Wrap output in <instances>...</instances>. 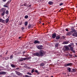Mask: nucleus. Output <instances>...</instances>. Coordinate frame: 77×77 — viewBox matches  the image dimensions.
<instances>
[{
	"label": "nucleus",
	"mask_w": 77,
	"mask_h": 77,
	"mask_svg": "<svg viewBox=\"0 0 77 77\" xmlns=\"http://www.w3.org/2000/svg\"><path fill=\"white\" fill-rule=\"evenodd\" d=\"M3 12H5L6 11V9H5L4 8L3 9Z\"/></svg>",
	"instance_id": "nucleus-22"
},
{
	"label": "nucleus",
	"mask_w": 77,
	"mask_h": 77,
	"mask_svg": "<svg viewBox=\"0 0 77 77\" xmlns=\"http://www.w3.org/2000/svg\"><path fill=\"white\" fill-rule=\"evenodd\" d=\"M7 53H8V51H7V52H6L5 53V54H7Z\"/></svg>",
	"instance_id": "nucleus-56"
},
{
	"label": "nucleus",
	"mask_w": 77,
	"mask_h": 77,
	"mask_svg": "<svg viewBox=\"0 0 77 77\" xmlns=\"http://www.w3.org/2000/svg\"><path fill=\"white\" fill-rule=\"evenodd\" d=\"M9 59V57H6L5 58V60H7Z\"/></svg>",
	"instance_id": "nucleus-36"
},
{
	"label": "nucleus",
	"mask_w": 77,
	"mask_h": 77,
	"mask_svg": "<svg viewBox=\"0 0 77 77\" xmlns=\"http://www.w3.org/2000/svg\"><path fill=\"white\" fill-rule=\"evenodd\" d=\"M63 39H65V38L64 36H63Z\"/></svg>",
	"instance_id": "nucleus-51"
},
{
	"label": "nucleus",
	"mask_w": 77,
	"mask_h": 77,
	"mask_svg": "<svg viewBox=\"0 0 77 77\" xmlns=\"http://www.w3.org/2000/svg\"><path fill=\"white\" fill-rule=\"evenodd\" d=\"M35 72L36 73H37L38 74H39V73L38 72V71L37 70H35Z\"/></svg>",
	"instance_id": "nucleus-23"
},
{
	"label": "nucleus",
	"mask_w": 77,
	"mask_h": 77,
	"mask_svg": "<svg viewBox=\"0 0 77 77\" xmlns=\"http://www.w3.org/2000/svg\"><path fill=\"white\" fill-rule=\"evenodd\" d=\"M75 57H77V55H75V56H74Z\"/></svg>",
	"instance_id": "nucleus-55"
},
{
	"label": "nucleus",
	"mask_w": 77,
	"mask_h": 77,
	"mask_svg": "<svg viewBox=\"0 0 77 77\" xmlns=\"http://www.w3.org/2000/svg\"><path fill=\"white\" fill-rule=\"evenodd\" d=\"M51 77H53V76H52Z\"/></svg>",
	"instance_id": "nucleus-61"
},
{
	"label": "nucleus",
	"mask_w": 77,
	"mask_h": 77,
	"mask_svg": "<svg viewBox=\"0 0 77 77\" xmlns=\"http://www.w3.org/2000/svg\"><path fill=\"white\" fill-rule=\"evenodd\" d=\"M64 48H63V50L65 51H68L69 50V48L67 46H64Z\"/></svg>",
	"instance_id": "nucleus-3"
},
{
	"label": "nucleus",
	"mask_w": 77,
	"mask_h": 77,
	"mask_svg": "<svg viewBox=\"0 0 77 77\" xmlns=\"http://www.w3.org/2000/svg\"><path fill=\"white\" fill-rule=\"evenodd\" d=\"M3 7L5 8H8V6L6 5H4Z\"/></svg>",
	"instance_id": "nucleus-29"
},
{
	"label": "nucleus",
	"mask_w": 77,
	"mask_h": 77,
	"mask_svg": "<svg viewBox=\"0 0 77 77\" xmlns=\"http://www.w3.org/2000/svg\"><path fill=\"white\" fill-rule=\"evenodd\" d=\"M67 71H69V72H71V68L70 67H68L67 69Z\"/></svg>",
	"instance_id": "nucleus-12"
},
{
	"label": "nucleus",
	"mask_w": 77,
	"mask_h": 77,
	"mask_svg": "<svg viewBox=\"0 0 77 77\" xmlns=\"http://www.w3.org/2000/svg\"><path fill=\"white\" fill-rule=\"evenodd\" d=\"M11 2V0H10L8 1V3H10Z\"/></svg>",
	"instance_id": "nucleus-48"
},
{
	"label": "nucleus",
	"mask_w": 77,
	"mask_h": 77,
	"mask_svg": "<svg viewBox=\"0 0 77 77\" xmlns=\"http://www.w3.org/2000/svg\"><path fill=\"white\" fill-rule=\"evenodd\" d=\"M27 74L29 75H32V74L30 73H29V72H28V73H27Z\"/></svg>",
	"instance_id": "nucleus-30"
},
{
	"label": "nucleus",
	"mask_w": 77,
	"mask_h": 77,
	"mask_svg": "<svg viewBox=\"0 0 77 77\" xmlns=\"http://www.w3.org/2000/svg\"><path fill=\"white\" fill-rule=\"evenodd\" d=\"M2 19L0 18V22L1 21V20H2Z\"/></svg>",
	"instance_id": "nucleus-49"
},
{
	"label": "nucleus",
	"mask_w": 77,
	"mask_h": 77,
	"mask_svg": "<svg viewBox=\"0 0 77 77\" xmlns=\"http://www.w3.org/2000/svg\"><path fill=\"white\" fill-rule=\"evenodd\" d=\"M31 6V5H28V7H30Z\"/></svg>",
	"instance_id": "nucleus-54"
},
{
	"label": "nucleus",
	"mask_w": 77,
	"mask_h": 77,
	"mask_svg": "<svg viewBox=\"0 0 77 77\" xmlns=\"http://www.w3.org/2000/svg\"><path fill=\"white\" fill-rule=\"evenodd\" d=\"M45 77H49L48 76H45Z\"/></svg>",
	"instance_id": "nucleus-60"
},
{
	"label": "nucleus",
	"mask_w": 77,
	"mask_h": 77,
	"mask_svg": "<svg viewBox=\"0 0 77 77\" xmlns=\"http://www.w3.org/2000/svg\"><path fill=\"white\" fill-rule=\"evenodd\" d=\"M25 77H30V76L29 75H25Z\"/></svg>",
	"instance_id": "nucleus-31"
},
{
	"label": "nucleus",
	"mask_w": 77,
	"mask_h": 77,
	"mask_svg": "<svg viewBox=\"0 0 77 77\" xmlns=\"http://www.w3.org/2000/svg\"><path fill=\"white\" fill-rule=\"evenodd\" d=\"M74 45V43H71V45Z\"/></svg>",
	"instance_id": "nucleus-53"
},
{
	"label": "nucleus",
	"mask_w": 77,
	"mask_h": 77,
	"mask_svg": "<svg viewBox=\"0 0 77 77\" xmlns=\"http://www.w3.org/2000/svg\"><path fill=\"white\" fill-rule=\"evenodd\" d=\"M13 58V55H11L10 57V59H12Z\"/></svg>",
	"instance_id": "nucleus-32"
},
{
	"label": "nucleus",
	"mask_w": 77,
	"mask_h": 77,
	"mask_svg": "<svg viewBox=\"0 0 77 77\" xmlns=\"http://www.w3.org/2000/svg\"><path fill=\"white\" fill-rule=\"evenodd\" d=\"M69 56H70V58H71L72 56V55L71 54H70Z\"/></svg>",
	"instance_id": "nucleus-39"
},
{
	"label": "nucleus",
	"mask_w": 77,
	"mask_h": 77,
	"mask_svg": "<svg viewBox=\"0 0 77 77\" xmlns=\"http://www.w3.org/2000/svg\"><path fill=\"white\" fill-rule=\"evenodd\" d=\"M17 73V75H19V72H17V73Z\"/></svg>",
	"instance_id": "nucleus-47"
},
{
	"label": "nucleus",
	"mask_w": 77,
	"mask_h": 77,
	"mask_svg": "<svg viewBox=\"0 0 77 77\" xmlns=\"http://www.w3.org/2000/svg\"><path fill=\"white\" fill-rule=\"evenodd\" d=\"M25 29V27H22L21 28V29L22 30H23Z\"/></svg>",
	"instance_id": "nucleus-42"
},
{
	"label": "nucleus",
	"mask_w": 77,
	"mask_h": 77,
	"mask_svg": "<svg viewBox=\"0 0 77 77\" xmlns=\"http://www.w3.org/2000/svg\"><path fill=\"white\" fill-rule=\"evenodd\" d=\"M27 2H25L24 5H24V6H27Z\"/></svg>",
	"instance_id": "nucleus-27"
},
{
	"label": "nucleus",
	"mask_w": 77,
	"mask_h": 77,
	"mask_svg": "<svg viewBox=\"0 0 77 77\" xmlns=\"http://www.w3.org/2000/svg\"><path fill=\"white\" fill-rule=\"evenodd\" d=\"M63 5V3H60V4L59 5H60V6H62V5Z\"/></svg>",
	"instance_id": "nucleus-37"
},
{
	"label": "nucleus",
	"mask_w": 77,
	"mask_h": 77,
	"mask_svg": "<svg viewBox=\"0 0 77 77\" xmlns=\"http://www.w3.org/2000/svg\"><path fill=\"white\" fill-rule=\"evenodd\" d=\"M66 31L67 32H68V29H66Z\"/></svg>",
	"instance_id": "nucleus-46"
},
{
	"label": "nucleus",
	"mask_w": 77,
	"mask_h": 77,
	"mask_svg": "<svg viewBox=\"0 0 77 77\" xmlns=\"http://www.w3.org/2000/svg\"><path fill=\"white\" fill-rule=\"evenodd\" d=\"M48 4L50 5H51L52 4H53V2L52 1H50L48 2Z\"/></svg>",
	"instance_id": "nucleus-11"
},
{
	"label": "nucleus",
	"mask_w": 77,
	"mask_h": 77,
	"mask_svg": "<svg viewBox=\"0 0 77 77\" xmlns=\"http://www.w3.org/2000/svg\"><path fill=\"white\" fill-rule=\"evenodd\" d=\"M76 8H77V6H76Z\"/></svg>",
	"instance_id": "nucleus-64"
},
{
	"label": "nucleus",
	"mask_w": 77,
	"mask_h": 77,
	"mask_svg": "<svg viewBox=\"0 0 77 77\" xmlns=\"http://www.w3.org/2000/svg\"><path fill=\"white\" fill-rule=\"evenodd\" d=\"M76 69H72V70H71V72L72 73L73 72H76Z\"/></svg>",
	"instance_id": "nucleus-6"
},
{
	"label": "nucleus",
	"mask_w": 77,
	"mask_h": 77,
	"mask_svg": "<svg viewBox=\"0 0 77 77\" xmlns=\"http://www.w3.org/2000/svg\"><path fill=\"white\" fill-rule=\"evenodd\" d=\"M75 44H76V45H77V42Z\"/></svg>",
	"instance_id": "nucleus-58"
},
{
	"label": "nucleus",
	"mask_w": 77,
	"mask_h": 77,
	"mask_svg": "<svg viewBox=\"0 0 77 77\" xmlns=\"http://www.w3.org/2000/svg\"><path fill=\"white\" fill-rule=\"evenodd\" d=\"M34 43L36 44H39L40 43V42L39 41H38L37 40H35L34 42Z\"/></svg>",
	"instance_id": "nucleus-8"
},
{
	"label": "nucleus",
	"mask_w": 77,
	"mask_h": 77,
	"mask_svg": "<svg viewBox=\"0 0 77 77\" xmlns=\"http://www.w3.org/2000/svg\"><path fill=\"white\" fill-rule=\"evenodd\" d=\"M31 72H32V73H33V72H34V69H32V70L31 71Z\"/></svg>",
	"instance_id": "nucleus-35"
},
{
	"label": "nucleus",
	"mask_w": 77,
	"mask_h": 77,
	"mask_svg": "<svg viewBox=\"0 0 77 77\" xmlns=\"http://www.w3.org/2000/svg\"><path fill=\"white\" fill-rule=\"evenodd\" d=\"M31 27V24H29V25L28 26V28H30Z\"/></svg>",
	"instance_id": "nucleus-21"
},
{
	"label": "nucleus",
	"mask_w": 77,
	"mask_h": 77,
	"mask_svg": "<svg viewBox=\"0 0 77 77\" xmlns=\"http://www.w3.org/2000/svg\"><path fill=\"white\" fill-rule=\"evenodd\" d=\"M5 14V12H3L2 14H1V15L3 16Z\"/></svg>",
	"instance_id": "nucleus-26"
},
{
	"label": "nucleus",
	"mask_w": 77,
	"mask_h": 77,
	"mask_svg": "<svg viewBox=\"0 0 77 77\" xmlns=\"http://www.w3.org/2000/svg\"><path fill=\"white\" fill-rule=\"evenodd\" d=\"M11 67H12V68H16V66H15L13 64H12L11 65Z\"/></svg>",
	"instance_id": "nucleus-17"
},
{
	"label": "nucleus",
	"mask_w": 77,
	"mask_h": 77,
	"mask_svg": "<svg viewBox=\"0 0 77 77\" xmlns=\"http://www.w3.org/2000/svg\"><path fill=\"white\" fill-rule=\"evenodd\" d=\"M68 42L69 43V41H68V42L65 41L63 43V44H65V45L67 44H68Z\"/></svg>",
	"instance_id": "nucleus-13"
},
{
	"label": "nucleus",
	"mask_w": 77,
	"mask_h": 77,
	"mask_svg": "<svg viewBox=\"0 0 77 77\" xmlns=\"http://www.w3.org/2000/svg\"><path fill=\"white\" fill-rule=\"evenodd\" d=\"M1 22H2L4 24H5L6 23V22H5V20H3V19L2 20Z\"/></svg>",
	"instance_id": "nucleus-15"
},
{
	"label": "nucleus",
	"mask_w": 77,
	"mask_h": 77,
	"mask_svg": "<svg viewBox=\"0 0 77 77\" xmlns=\"http://www.w3.org/2000/svg\"><path fill=\"white\" fill-rule=\"evenodd\" d=\"M39 23H41V22H39Z\"/></svg>",
	"instance_id": "nucleus-62"
},
{
	"label": "nucleus",
	"mask_w": 77,
	"mask_h": 77,
	"mask_svg": "<svg viewBox=\"0 0 77 77\" xmlns=\"http://www.w3.org/2000/svg\"><path fill=\"white\" fill-rule=\"evenodd\" d=\"M23 60H25L27 59V57H25L24 58H23Z\"/></svg>",
	"instance_id": "nucleus-28"
},
{
	"label": "nucleus",
	"mask_w": 77,
	"mask_h": 77,
	"mask_svg": "<svg viewBox=\"0 0 77 77\" xmlns=\"http://www.w3.org/2000/svg\"><path fill=\"white\" fill-rule=\"evenodd\" d=\"M39 47H40L41 48H42L43 47V46H42V45H39Z\"/></svg>",
	"instance_id": "nucleus-40"
},
{
	"label": "nucleus",
	"mask_w": 77,
	"mask_h": 77,
	"mask_svg": "<svg viewBox=\"0 0 77 77\" xmlns=\"http://www.w3.org/2000/svg\"><path fill=\"white\" fill-rule=\"evenodd\" d=\"M28 24V22H26L25 23V25L26 26H27Z\"/></svg>",
	"instance_id": "nucleus-24"
},
{
	"label": "nucleus",
	"mask_w": 77,
	"mask_h": 77,
	"mask_svg": "<svg viewBox=\"0 0 77 77\" xmlns=\"http://www.w3.org/2000/svg\"><path fill=\"white\" fill-rule=\"evenodd\" d=\"M2 1L4 2H6V0H2Z\"/></svg>",
	"instance_id": "nucleus-45"
},
{
	"label": "nucleus",
	"mask_w": 77,
	"mask_h": 77,
	"mask_svg": "<svg viewBox=\"0 0 77 77\" xmlns=\"http://www.w3.org/2000/svg\"><path fill=\"white\" fill-rule=\"evenodd\" d=\"M25 53H26V52L25 51H23V54H24Z\"/></svg>",
	"instance_id": "nucleus-44"
},
{
	"label": "nucleus",
	"mask_w": 77,
	"mask_h": 77,
	"mask_svg": "<svg viewBox=\"0 0 77 77\" xmlns=\"http://www.w3.org/2000/svg\"><path fill=\"white\" fill-rule=\"evenodd\" d=\"M2 56V55H0V57H1Z\"/></svg>",
	"instance_id": "nucleus-63"
},
{
	"label": "nucleus",
	"mask_w": 77,
	"mask_h": 77,
	"mask_svg": "<svg viewBox=\"0 0 77 77\" xmlns=\"http://www.w3.org/2000/svg\"><path fill=\"white\" fill-rule=\"evenodd\" d=\"M59 44H55V46L56 48L58 47L59 46Z\"/></svg>",
	"instance_id": "nucleus-19"
},
{
	"label": "nucleus",
	"mask_w": 77,
	"mask_h": 77,
	"mask_svg": "<svg viewBox=\"0 0 77 77\" xmlns=\"http://www.w3.org/2000/svg\"><path fill=\"white\" fill-rule=\"evenodd\" d=\"M72 51V52H73V53H75V51L73 50L72 51Z\"/></svg>",
	"instance_id": "nucleus-43"
},
{
	"label": "nucleus",
	"mask_w": 77,
	"mask_h": 77,
	"mask_svg": "<svg viewBox=\"0 0 77 77\" xmlns=\"http://www.w3.org/2000/svg\"><path fill=\"white\" fill-rule=\"evenodd\" d=\"M72 32H67L66 35L68 36H70L72 34Z\"/></svg>",
	"instance_id": "nucleus-7"
},
{
	"label": "nucleus",
	"mask_w": 77,
	"mask_h": 77,
	"mask_svg": "<svg viewBox=\"0 0 77 77\" xmlns=\"http://www.w3.org/2000/svg\"><path fill=\"white\" fill-rule=\"evenodd\" d=\"M20 61H23L24 60H23V59L22 58L21 59H20Z\"/></svg>",
	"instance_id": "nucleus-33"
},
{
	"label": "nucleus",
	"mask_w": 77,
	"mask_h": 77,
	"mask_svg": "<svg viewBox=\"0 0 77 77\" xmlns=\"http://www.w3.org/2000/svg\"><path fill=\"white\" fill-rule=\"evenodd\" d=\"M61 10H63V9L62 8L59 11H58V12H61Z\"/></svg>",
	"instance_id": "nucleus-38"
},
{
	"label": "nucleus",
	"mask_w": 77,
	"mask_h": 77,
	"mask_svg": "<svg viewBox=\"0 0 77 77\" xmlns=\"http://www.w3.org/2000/svg\"><path fill=\"white\" fill-rule=\"evenodd\" d=\"M73 48L72 47H71L70 48V50L71 51L73 50Z\"/></svg>",
	"instance_id": "nucleus-34"
},
{
	"label": "nucleus",
	"mask_w": 77,
	"mask_h": 77,
	"mask_svg": "<svg viewBox=\"0 0 77 77\" xmlns=\"http://www.w3.org/2000/svg\"><path fill=\"white\" fill-rule=\"evenodd\" d=\"M22 38V37H19L18 38L19 39H20Z\"/></svg>",
	"instance_id": "nucleus-50"
},
{
	"label": "nucleus",
	"mask_w": 77,
	"mask_h": 77,
	"mask_svg": "<svg viewBox=\"0 0 77 77\" xmlns=\"http://www.w3.org/2000/svg\"><path fill=\"white\" fill-rule=\"evenodd\" d=\"M6 74V72H0V75L2 74Z\"/></svg>",
	"instance_id": "nucleus-10"
},
{
	"label": "nucleus",
	"mask_w": 77,
	"mask_h": 77,
	"mask_svg": "<svg viewBox=\"0 0 77 77\" xmlns=\"http://www.w3.org/2000/svg\"><path fill=\"white\" fill-rule=\"evenodd\" d=\"M22 24V22H20L19 23V25H21Z\"/></svg>",
	"instance_id": "nucleus-41"
},
{
	"label": "nucleus",
	"mask_w": 77,
	"mask_h": 77,
	"mask_svg": "<svg viewBox=\"0 0 77 77\" xmlns=\"http://www.w3.org/2000/svg\"><path fill=\"white\" fill-rule=\"evenodd\" d=\"M32 54L34 56L38 57H42L44 56L45 54V52L44 51H41L39 52L33 53Z\"/></svg>",
	"instance_id": "nucleus-1"
},
{
	"label": "nucleus",
	"mask_w": 77,
	"mask_h": 77,
	"mask_svg": "<svg viewBox=\"0 0 77 77\" xmlns=\"http://www.w3.org/2000/svg\"><path fill=\"white\" fill-rule=\"evenodd\" d=\"M9 21V19L8 18H7L5 20V22L6 23H8Z\"/></svg>",
	"instance_id": "nucleus-16"
},
{
	"label": "nucleus",
	"mask_w": 77,
	"mask_h": 77,
	"mask_svg": "<svg viewBox=\"0 0 77 77\" xmlns=\"http://www.w3.org/2000/svg\"><path fill=\"white\" fill-rule=\"evenodd\" d=\"M42 24L43 25H44V23H43Z\"/></svg>",
	"instance_id": "nucleus-57"
},
{
	"label": "nucleus",
	"mask_w": 77,
	"mask_h": 77,
	"mask_svg": "<svg viewBox=\"0 0 77 77\" xmlns=\"http://www.w3.org/2000/svg\"><path fill=\"white\" fill-rule=\"evenodd\" d=\"M44 65H45V64L43 63H42L40 64L41 67L43 66Z\"/></svg>",
	"instance_id": "nucleus-20"
},
{
	"label": "nucleus",
	"mask_w": 77,
	"mask_h": 77,
	"mask_svg": "<svg viewBox=\"0 0 77 77\" xmlns=\"http://www.w3.org/2000/svg\"><path fill=\"white\" fill-rule=\"evenodd\" d=\"M11 77V76H8V77Z\"/></svg>",
	"instance_id": "nucleus-59"
},
{
	"label": "nucleus",
	"mask_w": 77,
	"mask_h": 77,
	"mask_svg": "<svg viewBox=\"0 0 77 77\" xmlns=\"http://www.w3.org/2000/svg\"><path fill=\"white\" fill-rule=\"evenodd\" d=\"M19 69V68H16V69Z\"/></svg>",
	"instance_id": "nucleus-52"
},
{
	"label": "nucleus",
	"mask_w": 77,
	"mask_h": 77,
	"mask_svg": "<svg viewBox=\"0 0 77 77\" xmlns=\"http://www.w3.org/2000/svg\"><path fill=\"white\" fill-rule=\"evenodd\" d=\"M72 32L73 33L72 34V36L73 37H77V31L76 30L73 29L72 31Z\"/></svg>",
	"instance_id": "nucleus-2"
},
{
	"label": "nucleus",
	"mask_w": 77,
	"mask_h": 77,
	"mask_svg": "<svg viewBox=\"0 0 77 77\" xmlns=\"http://www.w3.org/2000/svg\"><path fill=\"white\" fill-rule=\"evenodd\" d=\"M37 48H38V49H39V50H42V48L40 47L39 45H37Z\"/></svg>",
	"instance_id": "nucleus-9"
},
{
	"label": "nucleus",
	"mask_w": 77,
	"mask_h": 77,
	"mask_svg": "<svg viewBox=\"0 0 77 77\" xmlns=\"http://www.w3.org/2000/svg\"><path fill=\"white\" fill-rule=\"evenodd\" d=\"M25 18L27 19L28 18V16L26 15L25 16Z\"/></svg>",
	"instance_id": "nucleus-25"
},
{
	"label": "nucleus",
	"mask_w": 77,
	"mask_h": 77,
	"mask_svg": "<svg viewBox=\"0 0 77 77\" xmlns=\"http://www.w3.org/2000/svg\"><path fill=\"white\" fill-rule=\"evenodd\" d=\"M72 65V63H70L68 64H65L64 65V66L65 67H66L69 66H71Z\"/></svg>",
	"instance_id": "nucleus-4"
},
{
	"label": "nucleus",
	"mask_w": 77,
	"mask_h": 77,
	"mask_svg": "<svg viewBox=\"0 0 77 77\" xmlns=\"http://www.w3.org/2000/svg\"><path fill=\"white\" fill-rule=\"evenodd\" d=\"M5 14L7 15H8L9 14V11L8 10H6L5 12Z\"/></svg>",
	"instance_id": "nucleus-18"
},
{
	"label": "nucleus",
	"mask_w": 77,
	"mask_h": 77,
	"mask_svg": "<svg viewBox=\"0 0 77 77\" xmlns=\"http://www.w3.org/2000/svg\"><path fill=\"white\" fill-rule=\"evenodd\" d=\"M60 38V37L59 35H57V36H56V39H57L58 40Z\"/></svg>",
	"instance_id": "nucleus-14"
},
{
	"label": "nucleus",
	"mask_w": 77,
	"mask_h": 77,
	"mask_svg": "<svg viewBox=\"0 0 77 77\" xmlns=\"http://www.w3.org/2000/svg\"><path fill=\"white\" fill-rule=\"evenodd\" d=\"M52 38L53 39H54L56 38V33H53L52 34Z\"/></svg>",
	"instance_id": "nucleus-5"
}]
</instances>
